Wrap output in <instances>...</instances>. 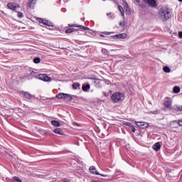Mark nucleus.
Here are the masks:
<instances>
[{
    "label": "nucleus",
    "mask_w": 182,
    "mask_h": 182,
    "mask_svg": "<svg viewBox=\"0 0 182 182\" xmlns=\"http://www.w3.org/2000/svg\"><path fill=\"white\" fill-rule=\"evenodd\" d=\"M28 75L31 79H32V77H36V79H39L43 82H50V80H52V78L46 75V74H38L36 72L31 70L28 71Z\"/></svg>",
    "instance_id": "1"
},
{
    "label": "nucleus",
    "mask_w": 182,
    "mask_h": 182,
    "mask_svg": "<svg viewBox=\"0 0 182 182\" xmlns=\"http://www.w3.org/2000/svg\"><path fill=\"white\" fill-rule=\"evenodd\" d=\"M159 18L161 21H168L171 18V11L168 8H161L159 11Z\"/></svg>",
    "instance_id": "2"
},
{
    "label": "nucleus",
    "mask_w": 182,
    "mask_h": 182,
    "mask_svg": "<svg viewBox=\"0 0 182 182\" xmlns=\"http://www.w3.org/2000/svg\"><path fill=\"white\" fill-rule=\"evenodd\" d=\"M111 99L114 103L123 102V100H124V94L122 92H115L112 95Z\"/></svg>",
    "instance_id": "3"
},
{
    "label": "nucleus",
    "mask_w": 182,
    "mask_h": 182,
    "mask_svg": "<svg viewBox=\"0 0 182 182\" xmlns=\"http://www.w3.org/2000/svg\"><path fill=\"white\" fill-rule=\"evenodd\" d=\"M146 5H149L151 8H157L158 5L156 0H142Z\"/></svg>",
    "instance_id": "4"
},
{
    "label": "nucleus",
    "mask_w": 182,
    "mask_h": 182,
    "mask_svg": "<svg viewBox=\"0 0 182 182\" xmlns=\"http://www.w3.org/2000/svg\"><path fill=\"white\" fill-rule=\"evenodd\" d=\"M91 174H96L97 176H102V177H107V175L100 174L99 171H96V168L95 166H90L89 168Z\"/></svg>",
    "instance_id": "5"
},
{
    "label": "nucleus",
    "mask_w": 182,
    "mask_h": 182,
    "mask_svg": "<svg viewBox=\"0 0 182 182\" xmlns=\"http://www.w3.org/2000/svg\"><path fill=\"white\" fill-rule=\"evenodd\" d=\"M136 124L138 127H140V129H147V127L150 126L149 123L144 122H136Z\"/></svg>",
    "instance_id": "6"
},
{
    "label": "nucleus",
    "mask_w": 182,
    "mask_h": 182,
    "mask_svg": "<svg viewBox=\"0 0 182 182\" xmlns=\"http://www.w3.org/2000/svg\"><path fill=\"white\" fill-rule=\"evenodd\" d=\"M7 6L9 9H11V11H16V9L19 8V4H16L15 3H9Z\"/></svg>",
    "instance_id": "7"
},
{
    "label": "nucleus",
    "mask_w": 182,
    "mask_h": 182,
    "mask_svg": "<svg viewBox=\"0 0 182 182\" xmlns=\"http://www.w3.org/2000/svg\"><path fill=\"white\" fill-rule=\"evenodd\" d=\"M127 34L124 33L113 36L114 39H124V38H127Z\"/></svg>",
    "instance_id": "8"
},
{
    "label": "nucleus",
    "mask_w": 182,
    "mask_h": 182,
    "mask_svg": "<svg viewBox=\"0 0 182 182\" xmlns=\"http://www.w3.org/2000/svg\"><path fill=\"white\" fill-rule=\"evenodd\" d=\"M152 148L154 149V150H155V151H159V150L161 149V144H160V142H156L155 144L153 145Z\"/></svg>",
    "instance_id": "9"
},
{
    "label": "nucleus",
    "mask_w": 182,
    "mask_h": 182,
    "mask_svg": "<svg viewBox=\"0 0 182 182\" xmlns=\"http://www.w3.org/2000/svg\"><path fill=\"white\" fill-rule=\"evenodd\" d=\"M21 95L26 97V99L31 100L32 99V95L28 92L23 91L21 92Z\"/></svg>",
    "instance_id": "10"
},
{
    "label": "nucleus",
    "mask_w": 182,
    "mask_h": 182,
    "mask_svg": "<svg viewBox=\"0 0 182 182\" xmlns=\"http://www.w3.org/2000/svg\"><path fill=\"white\" fill-rule=\"evenodd\" d=\"M57 99H66L68 97V94H65L63 92H60L56 95Z\"/></svg>",
    "instance_id": "11"
},
{
    "label": "nucleus",
    "mask_w": 182,
    "mask_h": 182,
    "mask_svg": "<svg viewBox=\"0 0 182 182\" xmlns=\"http://www.w3.org/2000/svg\"><path fill=\"white\" fill-rule=\"evenodd\" d=\"M171 126H173V124L176 125V127H178V126H182V119H179L178 121H173L171 122Z\"/></svg>",
    "instance_id": "12"
},
{
    "label": "nucleus",
    "mask_w": 182,
    "mask_h": 182,
    "mask_svg": "<svg viewBox=\"0 0 182 182\" xmlns=\"http://www.w3.org/2000/svg\"><path fill=\"white\" fill-rule=\"evenodd\" d=\"M53 132L55 133L56 134H60V136H63V134H65L63 133V131L60 128L53 129Z\"/></svg>",
    "instance_id": "13"
},
{
    "label": "nucleus",
    "mask_w": 182,
    "mask_h": 182,
    "mask_svg": "<svg viewBox=\"0 0 182 182\" xmlns=\"http://www.w3.org/2000/svg\"><path fill=\"white\" fill-rule=\"evenodd\" d=\"M35 4H36V0H31L28 3V6L31 8V9H33V6H35Z\"/></svg>",
    "instance_id": "14"
},
{
    "label": "nucleus",
    "mask_w": 182,
    "mask_h": 182,
    "mask_svg": "<svg viewBox=\"0 0 182 182\" xmlns=\"http://www.w3.org/2000/svg\"><path fill=\"white\" fill-rule=\"evenodd\" d=\"M83 92H87L89 89H90V85L89 84H83L82 87Z\"/></svg>",
    "instance_id": "15"
},
{
    "label": "nucleus",
    "mask_w": 182,
    "mask_h": 182,
    "mask_svg": "<svg viewBox=\"0 0 182 182\" xmlns=\"http://www.w3.org/2000/svg\"><path fill=\"white\" fill-rule=\"evenodd\" d=\"M164 106L167 109H169L170 110H171V101H166L164 102Z\"/></svg>",
    "instance_id": "16"
},
{
    "label": "nucleus",
    "mask_w": 182,
    "mask_h": 182,
    "mask_svg": "<svg viewBox=\"0 0 182 182\" xmlns=\"http://www.w3.org/2000/svg\"><path fill=\"white\" fill-rule=\"evenodd\" d=\"M51 124H53V126H55V127H60V123L56 120H52Z\"/></svg>",
    "instance_id": "17"
},
{
    "label": "nucleus",
    "mask_w": 182,
    "mask_h": 182,
    "mask_svg": "<svg viewBox=\"0 0 182 182\" xmlns=\"http://www.w3.org/2000/svg\"><path fill=\"white\" fill-rule=\"evenodd\" d=\"M73 89L76 90L77 89H80V85L78 82H75L73 84Z\"/></svg>",
    "instance_id": "18"
},
{
    "label": "nucleus",
    "mask_w": 182,
    "mask_h": 182,
    "mask_svg": "<svg viewBox=\"0 0 182 182\" xmlns=\"http://www.w3.org/2000/svg\"><path fill=\"white\" fill-rule=\"evenodd\" d=\"M163 70H164V72H165V73H170V72H171V70L170 69V68L168 66H164L163 68Z\"/></svg>",
    "instance_id": "19"
},
{
    "label": "nucleus",
    "mask_w": 182,
    "mask_h": 182,
    "mask_svg": "<svg viewBox=\"0 0 182 182\" xmlns=\"http://www.w3.org/2000/svg\"><path fill=\"white\" fill-rule=\"evenodd\" d=\"M48 20H46V19H42V18H39L38 19V22L39 23H43V25H47L48 23Z\"/></svg>",
    "instance_id": "20"
},
{
    "label": "nucleus",
    "mask_w": 182,
    "mask_h": 182,
    "mask_svg": "<svg viewBox=\"0 0 182 182\" xmlns=\"http://www.w3.org/2000/svg\"><path fill=\"white\" fill-rule=\"evenodd\" d=\"M173 110L175 112H182V106L180 105V106H176L173 108Z\"/></svg>",
    "instance_id": "21"
},
{
    "label": "nucleus",
    "mask_w": 182,
    "mask_h": 182,
    "mask_svg": "<svg viewBox=\"0 0 182 182\" xmlns=\"http://www.w3.org/2000/svg\"><path fill=\"white\" fill-rule=\"evenodd\" d=\"M118 9L121 12L122 16H124V9H123V7L122 6H119Z\"/></svg>",
    "instance_id": "22"
},
{
    "label": "nucleus",
    "mask_w": 182,
    "mask_h": 182,
    "mask_svg": "<svg viewBox=\"0 0 182 182\" xmlns=\"http://www.w3.org/2000/svg\"><path fill=\"white\" fill-rule=\"evenodd\" d=\"M78 28H80V29H81V31H90V28H89L88 27L83 26H78Z\"/></svg>",
    "instance_id": "23"
},
{
    "label": "nucleus",
    "mask_w": 182,
    "mask_h": 182,
    "mask_svg": "<svg viewBox=\"0 0 182 182\" xmlns=\"http://www.w3.org/2000/svg\"><path fill=\"white\" fill-rule=\"evenodd\" d=\"M173 93H180V87H173Z\"/></svg>",
    "instance_id": "24"
},
{
    "label": "nucleus",
    "mask_w": 182,
    "mask_h": 182,
    "mask_svg": "<svg viewBox=\"0 0 182 182\" xmlns=\"http://www.w3.org/2000/svg\"><path fill=\"white\" fill-rule=\"evenodd\" d=\"M76 29L75 28H68L65 31V33H72V32H75Z\"/></svg>",
    "instance_id": "25"
},
{
    "label": "nucleus",
    "mask_w": 182,
    "mask_h": 182,
    "mask_svg": "<svg viewBox=\"0 0 182 182\" xmlns=\"http://www.w3.org/2000/svg\"><path fill=\"white\" fill-rule=\"evenodd\" d=\"M33 63H41V58H38V57L34 58Z\"/></svg>",
    "instance_id": "26"
},
{
    "label": "nucleus",
    "mask_w": 182,
    "mask_h": 182,
    "mask_svg": "<svg viewBox=\"0 0 182 182\" xmlns=\"http://www.w3.org/2000/svg\"><path fill=\"white\" fill-rule=\"evenodd\" d=\"M66 99H67V100H68V102H70L72 100L73 97L70 94H67Z\"/></svg>",
    "instance_id": "27"
},
{
    "label": "nucleus",
    "mask_w": 182,
    "mask_h": 182,
    "mask_svg": "<svg viewBox=\"0 0 182 182\" xmlns=\"http://www.w3.org/2000/svg\"><path fill=\"white\" fill-rule=\"evenodd\" d=\"M13 178L14 181L22 182V181L21 180V178H19V177L14 176Z\"/></svg>",
    "instance_id": "28"
},
{
    "label": "nucleus",
    "mask_w": 182,
    "mask_h": 182,
    "mask_svg": "<svg viewBox=\"0 0 182 182\" xmlns=\"http://www.w3.org/2000/svg\"><path fill=\"white\" fill-rule=\"evenodd\" d=\"M47 26H51V28H53V23L50 22V21H48L47 22Z\"/></svg>",
    "instance_id": "29"
},
{
    "label": "nucleus",
    "mask_w": 182,
    "mask_h": 182,
    "mask_svg": "<svg viewBox=\"0 0 182 182\" xmlns=\"http://www.w3.org/2000/svg\"><path fill=\"white\" fill-rule=\"evenodd\" d=\"M18 18H23V13L18 12Z\"/></svg>",
    "instance_id": "30"
},
{
    "label": "nucleus",
    "mask_w": 182,
    "mask_h": 182,
    "mask_svg": "<svg viewBox=\"0 0 182 182\" xmlns=\"http://www.w3.org/2000/svg\"><path fill=\"white\" fill-rule=\"evenodd\" d=\"M125 9H126L127 11H130V8H129V4H127V3H126V5H125Z\"/></svg>",
    "instance_id": "31"
},
{
    "label": "nucleus",
    "mask_w": 182,
    "mask_h": 182,
    "mask_svg": "<svg viewBox=\"0 0 182 182\" xmlns=\"http://www.w3.org/2000/svg\"><path fill=\"white\" fill-rule=\"evenodd\" d=\"M125 23H124V21H121L119 23V26H122V28H123V26H124Z\"/></svg>",
    "instance_id": "32"
},
{
    "label": "nucleus",
    "mask_w": 182,
    "mask_h": 182,
    "mask_svg": "<svg viewBox=\"0 0 182 182\" xmlns=\"http://www.w3.org/2000/svg\"><path fill=\"white\" fill-rule=\"evenodd\" d=\"M124 124L126 126H132V124L130 122H124Z\"/></svg>",
    "instance_id": "33"
},
{
    "label": "nucleus",
    "mask_w": 182,
    "mask_h": 182,
    "mask_svg": "<svg viewBox=\"0 0 182 182\" xmlns=\"http://www.w3.org/2000/svg\"><path fill=\"white\" fill-rule=\"evenodd\" d=\"M178 37L182 38V31L178 32Z\"/></svg>",
    "instance_id": "34"
},
{
    "label": "nucleus",
    "mask_w": 182,
    "mask_h": 182,
    "mask_svg": "<svg viewBox=\"0 0 182 182\" xmlns=\"http://www.w3.org/2000/svg\"><path fill=\"white\" fill-rule=\"evenodd\" d=\"M105 35H110V33L109 32H107V31H105L103 33Z\"/></svg>",
    "instance_id": "35"
},
{
    "label": "nucleus",
    "mask_w": 182,
    "mask_h": 182,
    "mask_svg": "<svg viewBox=\"0 0 182 182\" xmlns=\"http://www.w3.org/2000/svg\"><path fill=\"white\" fill-rule=\"evenodd\" d=\"M102 95H103L104 96H105V97H107V94L106 93V92H102Z\"/></svg>",
    "instance_id": "36"
},
{
    "label": "nucleus",
    "mask_w": 182,
    "mask_h": 182,
    "mask_svg": "<svg viewBox=\"0 0 182 182\" xmlns=\"http://www.w3.org/2000/svg\"><path fill=\"white\" fill-rule=\"evenodd\" d=\"M132 130L133 133H136V128L133 127V128L132 129Z\"/></svg>",
    "instance_id": "37"
},
{
    "label": "nucleus",
    "mask_w": 182,
    "mask_h": 182,
    "mask_svg": "<svg viewBox=\"0 0 182 182\" xmlns=\"http://www.w3.org/2000/svg\"><path fill=\"white\" fill-rule=\"evenodd\" d=\"M69 26H72L73 28H75L76 26V24H72V25L69 24Z\"/></svg>",
    "instance_id": "38"
},
{
    "label": "nucleus",
    "mask_w": 182,
    "mask_h": 182,
    "mask_svg": "<svg viewBox=\"0 0 182 182\" xmlns=\"http://www.w3.org/2000/svg\"><path fill=\"white\" fill-rule=\"evenodd\" d=\"M107 15L108 16H112V13H107Z\"/></svg>",
    "instance_id": "39"
},
{
    "label": "nucleus",
    "mask_w": 182,
    "mask_h": 182,
    "mask_svg": "<svg viewBox=\"0 0 182 182\" xmlns=\"http://www.w3.org/2000/svg\"><path fill=\"white\" fill-rule=\"evenodd\" d=\"M136 4H140V0H136Z\"/></svg>",
    "instance_id": "40"
},
{
    "label": "nucleus",
    "mask_w": 182,
    "mask_h": 182,
    "mask_svg": "<svg viewBox=\"0 0 182 182\" xmlns=\"http://www.w3.org/2000/svg\"><path fill=\"white\" fill-rule=\"evenodd\" d=\"M91 182H99L98 181H92Z\"/></svg>",
    "instance_id": "41"
},
{
    "label": "nucleus",
    "mask_w": 182,
    "mask_h": 182,
    "mask_svg": "<svg viewBox=\"0 0 182 182\" xmlns=\"http://www.w3.org/2000/svg\"><path fill=\"white\" fill-rule=\"evenodd\" d=\"M62 11L64 12L65 11V9H62Z\"/></svg>",
    "instance_id": "42"
},
{
    "label": "nucleus",
    "mask_w": 182,
    "mask_h": 182,
    "mask_svg": "<svg viewBox=\"0 0 182 182\" xmlns=\"http://www.w3.org/2000/svg\"><path fill=\"white\" fill-rule=\"evenodd\" d=\"M100 36H102V38H104V37H105V36H103V35H100Z\"/></svg>",
    "instance_id": "43"
},
{
    "label": "nucleus",
    "mask_w": 182,
    "mask_h": 182,
    "mask_svg": "<svg viewBox=\"0 0 182 182\" xmlns=\"http://www.w3.org/2000/svg\"><path fill=\"white\" fill-rule=\"evenodd\" d=\"M179 2H182V0H178Z\"/></svg>",
    "instance_id": "44"
},
{
    "label": "nucleus",
    "mask_w": 182,
    "mask_h": 182,
    "mask_svg": "<svg viewBox=\"0 0 182 182\" xmlns=\"http://www.w3.org/2000/svg\"><path fill=\"white\" fill-rule=\"evenodd\" d=\"M75 124H77V123L75 122Z\"/></svg>",
    "instance_id": "45"
}]
</instances>
